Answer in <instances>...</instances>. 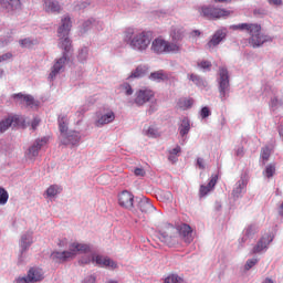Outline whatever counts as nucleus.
Listing matches in <instances>:
<instances>
[{"label":"nucleus","instance_id":"1","mask_svg":"<svg viewBox=\"0 0 283 283\" xmlns=\"http://www.w3.org/2000/svg\"><path fill=\"white\" fill-rule=\"evenodd\" d=\"M70 30H72V20L70 17H64L62 23L57 29L59 43L57 48L63 50L62 56L56 59L51 66V72L48 76V81H56V76L65 72V65L70 61V54L72 53V40H70Z\"/></svg>","mask_w":283,"mask_h":283},{"label":"nucleus","instance_id":"2","mask_svg":"<svg viewBox=\"0 0 283 283\" xmlns=\"http://www.w3.org/2000/svg\"><path fill=\"white\" fill-rule=\"evenodd\" d=\"M123 41L126 45L134 50L135 52H139L144 54L149 50V45H151V34L147 31H142L136 33L134 28H127L123 33Z\"/></svg>","mask_w":283,"mask_h":283},{"label":"nucleus","instance_id":"3","mask_svg":"<svg viewBox=\"0 0 283 283\" xmlns=\"http://www.w3.org/2000/svg\"><path fill=\"white\" fill-rule=\"evenodd\" d=\"M230 30H241L250 34L249 44L252 48H262L264 43L271 41V36L262 34V27L258 23H240L230 27Z\"/></svg>","mask_w":283,"mask_h":283},{"label":"nucleus","instance_id":"4","mask_svg":"<svg viewBox=\"0 0 283 283\" xmlns=\"http://www.w3.org/2000/svg\"><path fill=\"white\" fill-rule=\"evenodd\" d=\"M91 251L92 248L90 244L73 242L69 247V251H54L51 253L50 259L52 262H55V264H61L63 262H67V260L76 258V253H90Z\"/></svg>","mask_w":283,"mask_h":283},{"label":"nucleus","instance_id":"5","mask_svg":"<svg viewBox=\"0 0 283 283\" xmlns=\"http://www.w3.org/2000/svg\"><path fill=\"white\" fill-rule=\"evenodd\" d=\"M150 52L156 54V56H163V54H180L182 52V45L180 43H171L159 36L150 41Z\"/></svg>","mask_w":283,"mask_h":283},{"label":"nucleus","instance_id":"6","mask_svg":"<svg viewBox=\"0 0 283 283\" xmlns=\"http://www.w3.org/2000/svg\"><path fill=\"white\" fill-rule=\"evenodd\" d=\"M198 13L200 17H203V19H208L209 21H216L218 19H227L231 14V11L227 9H220L212 4H205L201 7H198Z\"/></svg>","mask_w":283,"mask_h":283},{"label":"nucleus","instance_id":"7","mask_svg":"<svg viewBox=\"0 0 283 283\" xmlns=\"http://www.w3.org/2000/svg\"><path fill=\"white\" fill-rule=\"evenodd\" d=\"M219 77L217 78L219 98L226 101L231 92V83L229 81V70L224 66L219 67Z\"/></svg>","mask_w":283,"mask_h":283},{"label":"nucleus","instance_id":"8","mask_svg":"<svg viewBox=\"0 0 283 283\" xmlns=\"http://www.w3.org/2000/svg\"><path fill=\"white\" fill-rule=\"evenodd\" d=\"M30 125V122L25 120V117L23 116H11L7 117L6 119H2L0 122V134H3L4 132H8L10 127H28Z\"/></svg>","mask_w":283,"mask_h":283},{"label":"nucleus","instance_id":"9","mask_svg":"<svg viewBox=\"0 0 283 283\" xmlns=\"http://www.w3.org/2000/svg\"><path fill=\"white\" fill-rule=\"evenodd\" d=\"M96 116H97V119L95 120L96 127H103L116 120V113H114V111L112 109H104V111L97 112Z\"/></svg>","mask_w":283,"mask_h":283},{"label":"nucleus","instance_id":"10","mask_svg":"<svg viewBox=\"0 0 283 283\" xmlns=\"http://www.w3.org/2000/svg\"><path fill=\"white\" fill-rule=\"evenodd\" d=\"M154 96V91L149 88H140L135 93L134 103L137 105V107H143V105L149 103Z\"/></svg>","mask_w":283,"mask_h":283},{"label":"nucleus","instance_id":"11","mask_svg":"<svg viewBox=\"0 0 283 283\" xmlns=\"http://www.w3.org/2000/svg\"><path fill=\"white\" fill-rule=\"evenodd\" d=\"M174 232H176V229L170 227L166 231H159L157 238H159L160 242L167 244V247H176L178 239L174 235Z\"/></svg>","mask_w":283,"mask_h":283},{"label":"nucleus","instance_id":"12","mask_svg":"<svg viewBox=\"0 0 283 283\" xmlns=\"http://www.w3.org/2000/svg\"><path fill=\"white\" fill-rule=\"evenodd\" d=\"M273 242V234L271 232L264 233L252 249V253H264L269 250V244Z\"/></svg>","mask_w":283,"mask_h":283},{"label":"nucleus","instance_id":"13","mask_svg":"<svg viewBox=\"0 0 283 283\" xmlns=\"http://www.w3.org/2000/svg\"><path fill=\"white\" fill-rule=\"evenodd\" d=\"M61 145H71V147H78V143H81V133L76 130H70L63 136H60Z\"/></svg>","mask_w":283,"mask_h":283},{"label":"nucleus","instance_id":"14","mask_svg":"<svg viewBox=\"0 0 283 283\" xmlns=\"http://www.w3.org/2000/svg\"><path fill=\"white\" fill-rule=\"evenodd\" d=\"M247 185H249V180L247 176L242 175L232 189V198H234V200L242 198V196L247 193Z\"/></svg>","mask_w":283,"mask_h":283},{"label":"nucleus","instance_id":"15","mask_svg":"<svg viewBox=\"0 0 283 283\" xmlns=\"http://www.w3.org/2000/svg\"><path fill=\"white\" fill-rule=\"evenodd\" d=\"M45 145H48V137L35 139L33 145L28 149V158H30L31 160H33V158H36V156H39V151H41V148L45 147Z\"/></svg>","mask_w":283,"mask_h":283},{"label":"nucleus","instance_id":"16","mask_svg":"<svg viewBox=\"0 0 283 283\" xmlns=\"http://www.w3.org/2000/svg\"><path fill=\"white\" fill-rule=\"evenodd\" d=\"M227 39V29H219L217 30L213 35L211 36L210 41L207 43L208 50H213V48H218L222 41Z\"/></svg>","mask_w":283,"mask_h":283},{"label":"nucleus","instance_id":"17","mask_svg":"<svg viewBox=\"0 0 283 283\" xmlns=\"http://www.w3.org/2000/svg\"><path fill=\"white\" fill-rule=\"evenodd\" d=\"M177 231L186 244H191L193 242V230L191 229V226L182 223L178 227Z\"/></svg>","mask_w":283,"mask_h":283},{"label":"nucleus","instance_id":"18","mask_svg":"<svg viewBox=\"0 0 283 283\" xmlns=\"http://www.w3.org/2000/svg\"><path fill=\"white\" fill-rule=\"evenodd\" d=\"M118 205L124 209H134V195L127 190L122 191L118 195Z\"/></svg>","mask_w":283,"mask_h":283},{"label":"nucleus","instance_id":"19","mask_svg":"<svg viewBox=\"0 0 283 283\" xmlns=\"http://www.w3.org/2000/svg\"><path fill=\"white\" fill-rule=\"evenodd\" d=\"M93 264L96 266L108 268V269H117L118 264L109 258H105L103 255L93 254Z\"/></svg>","mask_w":283,"mask_h":283},{"label":"nucleus","instance_id":"20","mask_svg":"<svg viewBox=\"0 0 283 283\" xmlns=\"http://www.w3.org/2000/svg\"><path fill=\"white\" fill-rule=\"evenodd\" d=\"M0 6L4 12L12 14L21 8V0H0Z\"/></svg>","mask_w":283,"mask_h":283},{"label":"nucleus","instance_id":"21","mask_svg":"<svg viewBox=\"0 0 283 283\" xmlns=\"http://www.w3.org/2000/svg\"><path fill=\"white\" fill-rule=\"evenodd\" d=\"M45 273L43 272V269L41 268H31L28 271V280L31 283L42 282V280L45 277Z\"/></svg>","mask_w":283,"mask_h":283},{"label":"nucleus","instance_id":"22","mask_svg":"<svg viewBox=\"0 0 283 283\" xmlns=\"http://www.w3.org/2000/svg\"><path fill=\"white\" fill-rule=\"evenodd\" d=\"M216 185H218V175H212L210 181L207 186L201 185L199 189V196L200 198H205L208 193H211L213 189L216 188Z\"/></svg>","mask_w":283,"mask_h":283},{"label":"nucleus","instance_id":"23","mask_svg":"<svg viewBox=\"0 0 283 283\" xmlns=\"http://www.w3.org/2000/svg\"><path fill=\"white\" fill-rule=\"evenodd\" d=\"M33 242L32 232L28 231L22 234L20 240V254L23 255V253H25V251L32 247Z\"/></svg>","mask_w":283,"mask_h":283},{"label":"nucleus","instance_id":"24","mask_svg":"<svg viewBox=\"0 0 283 283\" xmlns=\"http://www.w3.org/2000/svg\"><path fill=\"white\" fill-rule=\"evenodd\" d=\"M138 208L143 213H154L156 211V207L147 197H142L138 201Z\"/></svg>","mask_w":283,"mask_h":283},{"label":"nucleus","instance_id":"25","mask_svg":"<svg viewBox=\"0 0 283 283\" xmlns=\"http://www.w3.org/2000/svg\"><path fill=\"white\" fill-rule=\"evenodd\" d=\"M13 98H18L19 101H23L27 103L28 107H36L39 104L36 101H34V97L32 95H23L22 93H18L13 95Z\"/></svg>","mask_w":283,"mask_h":283},{"label":"nucleus","instance_id":"26","mask_svg":"<svg viewBox=\"0 0 283 283\" xmlns=\"http://www.w3.org/2000/svg\"><path fill=\"white\" fill-rule=\"evenodd\" d=\"M179 135L181 138H185L189 132H191V123L189 122V118L184 117L179 127H178Z\"/></svg>","mask_w":283,"mask_h":283},{"label":"nucleus","instance_id":"27","mask_svg":"<svg viewBox=\"0 0 283 283\" xmlns=\"http://www.w3.org/2000/svg\"><path fill=\"white\" fill-rule=\"evenodd\" d=\"M149 80L155 81V83H163V81L169 80V75L165 71L159 70V71L150 73Z\"/></svg>","mask_w":283,"mask_h":283},{"label":"nucleus","instance_id":"28","mask_svg":"<svg viewBox=\"0 0 283 283\" xmlns=\"http://www.w3.org/2000/svg\"><path fill=\"white\" fill-rule=\"evenodd\" d=\"M57 125H59V129H60V136H63V134H67L70 132L69 130L70 122L67 119V116H65V115L59 116Z\"/></svg>","mask_w":283,"mask_h":283},{"label":"nucleus","instance_id":"29","mask_svg":"<svg viewBox=\"0 0 283 283\" xmlns=\"http://www.w3.org/2000/svg\"><path fill=\"white\" fill-rule=\"evenodd\" d=\"M44 10L46 12H61V4L56 0H44Z\"/></svg>","mask_w":283,"mask_h":283},{"label":"nucleus","instance_id":"30","mask_svg":"<svg viewBox=\"0 0 283 283\" xmlns=\"http://www.w3.org/2000/svg\"><path fill=\"white\" fill-rule=\"evenodd\" d=\"M170 36L172 39L171 43H180V41L185 39V29L174 28L170 32Z\"/></svg>","mask_w":283,"mask_h":283},{"label":"nucleus","instance_id":"31","mask_svg":"<svg viewBox=\"0 0 283 283\" xmlns=\"http://www.w3.org/2000/svg\"><path fill=\"white\" fill-rule=\"evenodd\" d=\"M147 74V66L145 65H139L136 67V70L132 71L130 75L128 76L129 78H143Z\"/></svg>","mask_w":283,"mask_h":283},{"label":"nucleus","instance_id":"32","mask_svg":"<svg viewBox=\"0 0 283 283\" xmlns=\"http://www.w3.org/2000/svg\"><path fill=\"white\" fill-rule=\"evenodd\" d=\"M97 25L96 30H103V22L94 20V18H91L83 23V30L84 32H87L90 28Z\"/></svg>","mask_w":283,"mask_h":283},{"label":"nucleus","instance_id":"33","mask_svg":"<svg viewBox=\"0 0 283 283\" xmlns=\"http://www.w3.org/2000/svg\"><path fill=\"white\" fill-rule=\"evenodd\" d=\"M260 231V229L255 224H250L245 227L243 230V233L249 238L250 240H253L255 238V234Z\"/></svg>","mask_w":283,"mask_h":283},{"label":"nucleus","instance_id":"34","mask_svg":"<svg viewBox=\"0 0 283 283\" xmlns=\"http://www.w3.org/2000/svg\"><path fill=\"white\" fill-rule=\"evenodd\" d=\"M45 193L46 198H56V196L61 193V187H59L57 185H52L46 189Z\"/></svg>","mask_w":283,"mask_h":283},{"label":"nucleus","instance_id":"35","mask_svg":"<svg viewBox=\"0 0 283 283\" xmlns=\"http://www.w3.org/2000/svg\"><path fill=\"white\" fill-rule=\"evenodd\" d=\"M180 151H182L180 146H177L176 148H172L171 150H169L168 160L170 163H178V156Z\"/></svg>","mask_w":283,"mask_h":283},{"label":"nucleus","instance_id":"36","mask_svg":"<svg viewBox=\"0 0 283 283\" xmlns=\"http://www.w3.org/2000/svg\"><path fill=\"white\" fill-rule=\"evenodd\" d=\"M87 56H90V49L83 46L77 54V60L80 63H87Z\"/></svg>","mask_w":283,"mask_h":283},{"label":"nucleus","instance_id":"37","mask_svg":"<svg viewBox=\"0 0 283 283\" xmlns=\"http://www.w3.org/2000/svg\"><path fill=\"white\" fill-rule=\"evenodd\" d=\"M8 200H10V193L6 188L0 187V207H6L8 205Z\"/></svg>","mask_w":283,"mask_h":283},{"label":"nucleus","instance_id":"38","mask_svg":"<svg viewBox=\"0 0 283 283\" xmlns=\"http://www.w3.org/2000/svg\"><path fill=\"white\" fill-rule=\"evenodd\" d=\"M193 105V99L192 98H180L178 101V107L180 109H189Z\"/></svg>","mask_w":283,"mask_h":283},{"label":"nucleus","instance_id":"39","mask_svg":"<svg viewBox=\"0 0 283 283\" xmlns=\"http://www.w3.org/2000/svg\"><path fill=\"white\" fill-rule=\"evenodd\" d=\"M119 90L122 94H125V96H132V94H134V88H132V85L127 82L123 83L119 86Z\"/></svg>","mask_w":283,"mask_h":283},{"label":"nucleus","instance_id":"40","mask_svg":"<svg viewBox=\"0 0 283 283\" xmlns=\"http://www.w3.org/2000/svg\"><path fill=\"white\" fill-rule=\"evenodd\" d=\"M188 78L189 81H192V83H195V85L198 87H205V81L199 75L188 74Z\"/></svg>","mask_w":283,"mask_h":283},{"label":"nucleus","instance_id":"41","mask_svg":"<svg viewBox=\"0 0 283 283\" xmlns=\"http://www.w3.org/2000/svg\"><path fill=\"white\" fill-rule=\"evenodd\" d=\"M159 199H161L164 202H172L174 195L171 193V191H161L159 193Z\"/></svg>","mask_w":283,"mask_h":283},{"label":"nucleus","instance_id":"42","mask_svg":"<svg viewBox=\"0 0 283 283\" xmlns=\"http://www.w3.org/2000/svg\"><path fill=\"white\" fill-rule=\"evenodd\" d=\"M91 4H92V2L90 0H80L75 4L74 10H85V9L90 8Z\"/></svg>","mask_w":283,"mask_h":283},{"label":"nucleus","instance_id":"43","mask_svg":"<svg viewBox=\"0 0 283 283\" xmlns=\"http://www.w3.org/2000/svg\"><path fill=\"white\" fill-rule=\"evenodd\" d=\"M261 158L263 160V165L269 161V158H271V148H269V146L261 149Z\"/></svg>","mask_w":283,"mask_h":283},{"label":"nucleus","instance_id":"44","mask_svg":"<svg viewBox=\"0 0 283 283\" xmlns=\"http://www.w3.org/2000/svg\"><path fill=\"white\" fill-rule=\"evenodd\" d=\"M184 282L185 281L182 280V277H180L176 274L167 276L164 281V283H184Z\"/></svg>","mask_w":283,"mask_h":283},{"label":"nucleus","instance_id":"45","mask_svg":"<svg viewBox=\"0 0 283 283\" xmlns=\"http://www.w3.org/2000/svg\"><path fill=\"white\" fill-rule=\"evenodd\" d=\"M283 103L276 96L272 97L270 101L271 109H277V107H282Z\"/></svg>","mask_w":283,"mask_h":283},{"label":"nucleus","instance_id":"46","mask_svg":"<svg viewBox=\"0 0 283 283\" xmlns=\"http://www.w3.org/2000/svg\"><path fill=\"white\" fill-rule=\"evenodd\" d=\"M265 176L266 178H273V176H275V165L270 164L266 166Z\"/></svg>","mask_w":283,"mask_h":283},{"label":"nucleus","instance_id":"47","mask_svg":"<svg viewBox=\"0 0 283 283\" xmlns=\"http://www.w3.org/2000/svg\"><path fill=\"white\" fill-rule=\"evenodd\" d=\"M19 44L21 48H32L34 45V40H31L30 38H25L19 41Z\"/></svg>","mask_w":283,"mask_h":283},{"label":"nucleus","instance_id":"48","mask_svg":"<svg viewBox=\"0 0 283 283\" xmlns=\"http://www.w3.org/2000/svg\"><path fill=\"white\" fill-rule=\"evenodd\" d=\"M258 264V259H249L244 265L245 271H251Z\"/></svg>","mask_w":283,"mask_h":283},{"label":"nucleus","instance_id":"49","mask_svg":"<svg viewBox=\"0 0 283 283\" xmlns=\"http://www.w3.org/2000/svg\"><path fill=\"white\" fill-rule=\"evenodd\" d=\"M81 264H94V254L93 255H85L80 260Z\"/></svg>","mask_w":283,"mask_h":283},{"label":"nucleus","instance_id":"50","mask_svg":"<svg viewBox=\"0 0 283 283\" xmlns=\"http://www.w3.org/2000/svg\"><path fill=\"white\" fill-rule=\"evenodd\" d=\"M200 116L201 118H209L211 116V111L209 109V107H202L200 111Z\"/></svg>","mask_w":283,"mask_h":283},{"label":"nucleus","instance_id":"51","mask_svg":"<svg viewBox=\"0 0 283 283\" xmlns=\"http://www.w3.org/2000/svg\"><path fill=\"white\" fill-rule=\"evenodd\" d=\"M145 136H148V138H156V129H154V127H148V129L145 130Z\"/></svg>","mask_w":283,"mask_h":283},{"label":"nucleus","instance_id":"52","mask_svg":"<svg viewBox=\"0 0 283 283\" xmlns=\"http://www.w3.org/2000/svg\"><path fill=\"white\" fill-rule=\"evenodd\" d=\"M199 67H201L202 70H209V67H211V62L209 61H202L198 64Z\"/></svg>","mask_w":283,"mask_h":283},{"label":"nucleus","instance_id":"53","mask_svg":"<svg viewBox=\"0 0 283 283\" xmlns=\"http://www.w3.org/2000/svg\"><path fill=\"white\" fill-rule=\"evenodd\" d=\"M13 283H31L30 280H28V276H19L17 277Z\"/></svg>","mask_w":283,"mask_h":283},{"label":"nucleus","instance_id":"54","mask_svg":"<svg viewBox=\"0 0 283 283\" xmlns=\"http://www.w3.org/2000/svg\"><path fill=\"white\" fill-rule=\"evenodd\" d=\"M40 123H41V118L34 117L33 120L31 122L32 129H36L39 127Z\"/></svg>","mask_w":283,"mask_h":283},{"label":"nucleus","instance_id":"55","mask_svg":"<svg viewBox=\"0 0 283 283\" xmlns=\"http://www.w3.org/2000/svg\"><path fill=\"white\" fill-rule=\"evenodd\" d=\"M235 156L242 158V156H244V147L239 146L238 148H235Z\"/></svg>","mask_w":283,"mask_h":283},{"label":"nucleus","instance_id":"56","mask_svg":"<svg viewBox=\"0 0 283 283\" xmlns=\"http://www.w3.org/2000/svg\"><path fill=\"white\" fill-rule=\"evenodd\" d=\"M249 240H251V239L243 233V237L241 239H239L240 247H244V244H247V242H249Z\"/></svg>","mask_w":283,"mask_h":283},{"label":"nucleus","instance_id":"57","mask_svg":"<svg viewBox=\"0 0 283 283\" xmlns=\"http://www.w3.org/2000/svg\"><path fill=\"white\" fill-rule=\"evenodd\" d=\"M11 56H12V53H4L0 55V63H3V61L10 60Z\"/></svg>","mask_w":283,"mask_h":283},{"label":"nucleus","instance_id":"58","mask_svg":"<svg viewBox=\"0 0 283 283\" xmlns=\"http://www.w3.org/2000/svg\"><path fill=\"white\" fill-rule=\"evenodd\" d=\"M134 174H135V176L143 177V176H145V169H143V168H135Z\"/></svg>","mask_w":283,"mask_h":283},{"label":"nucleus","instance_id":"59","mask_svg":"<svg viewBox=\"0 0 283 283\" xmlns=\"http://www.w3.org/2000/svg\"><path fill=\"white\" fill-rule=\"evenodd\" d=\"M197 166L199 167V169H205V159L203 158H197Z\"/></svg>","mask_w":283,"mask_h":283},{"label":"nucleus","instance_id":"60","mask_svg":"<svg viewBox=\"0 0 283 283\" xmlns=\"http://www.w3.org/2000/svg\"><path fill=\"white\" fill-rule=\"evenodd\" d=\"M270 6H282V0H268Z\"/></svg>","mask_w":283,"mask_h":283},{"label":"nucleus","instance_id":"61","mask_svg":"<svg viewBox=\"0 0 283 283\" xmlns=\"http://www.w3.org/2000/svg\"><path fill=\"white\" fill-rule=\"evenodd\" d=\"M158 108L156 107V105H150L148 113L149 114H154V112H156Z\"/></svg>","mask_w":283,"mask_h":283},{"label":"nucleus","instance_id":"62","mask_svg":"<svg viewBox=\"0 0 283 283\" xmlns=\"http://www.w3.org/2000/svg\"><path fill=\"white\" fill-rule=\"evenodd\" d=\"M190 34L191 36H200L201 32L200 30H193Z\"/></svg>","mask_w":283,"mask_h":283},{"label":"nucleus","instance_id":"63","mask_svg":"<svg viewBox=\"0 0 283 283\" xmlns=\"http://www.w3.org/2000/svg\"><path fill=\"white\" fill-rule=\"evenodd\" d=\"M262 283H275L273 279L266 277Z\"/></svg>","mask_w":283,"mask_h":283},{"label":"nucleus","instance_id":"64","mask_svg":"<svg viewBox=\"0 0 283 283\" xmlns=\"http://www.w3.org/2000/svg\"><path fill=\"white\" fill-rule=\"evenodd\" d=\"M106 283H118V281L109 280Z\"/></svg>","mask_w":283,"mask_h":283}]
</instances>
